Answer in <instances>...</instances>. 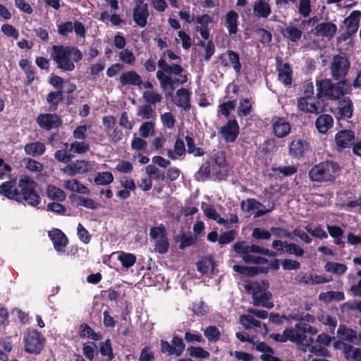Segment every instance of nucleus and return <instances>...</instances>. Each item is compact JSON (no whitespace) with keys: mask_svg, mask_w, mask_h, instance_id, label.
Wrapping results in <instances>:
<instances>
[{"mask_svg":"<svg viewBox=\"0 0 361 361\" xmlns=\"http://www.w3.org/2000/svg\"><path fill=\"white\" fill-rule=\"evenodd\" d=\"M16 179L12 178L0 185V195L8 200L21 202L25 201L29 205L35 207L40 203L41 199L36 191L37 183L30 176L21 178L18 182L19 190L16 185Z\"/></svg>","mask_w":361,"mask_h":361,"instance_id":"1","label":"nucleus"},{"mask_svg":"<svg viewBox=\"0 0 361 361\" xmlns=\"http://www.w3.org/2000/svg\"><path fill=\"white\" fill-rule=\"evenodd\" d=\"M233 249L235 254L242 258L243 261L248 264H265L269 260L261 256H255L252 254H260L265 256L274 257L277 253L269 249L260 247L257 245H249L245 240H239L233 245Z\"/></svg>","mask_w":361,"mask_h":361,"instance_id":"2","label":"nucleus"},{"mask_svg":"<svg viewBox=\"0 0 361 361\" xmlns=\"http://www.w3.org/2000/svg\"><path fill=\"white\" fill-rule=\"evenodd\" d=\"M51 56L56 62L57 68L64 71H72L78 63L82 59V53L73 46L54 45L51 49Z\"/></svg>","mask_w":361,"mask_h":361,"instance_id":"3","label":"nucleus"},{"mask_svg":"<svg viewBox=\"0 0 361 361\" xmlns=\"http://www.w3.org/2000/svg\"><path fill=\"white\" fill-rule=\"evenodd\" d=\"M341 167L332 160H326L314 165L308 171V177L312 182L333 183L339 175Z\"/></svg>","mask_w":361,"mask_h":361,"instance_id":"4","label":"nucleus"},{"mask_svg":"<svg viewBox=\"0 0 361 361\" xmlns=\"http://www.w3.org/2000/svg\"><path fill=\"white\" fill-rule=\"evenodd\" d=\"M334 83L331 79H324L317 82L318 95L325 97L331 100L340 99L348 92L349 83L347 80H337Z\"/></svg>","mask_w":361,"mask_h":361,"instance_id":"5","label":"nucleus"},{"mask_svg":"<svg viewBox=\"0 0 361 361\" xmlns=\"http://www.w3.org/2000/svg\"><path fill=\"white\" fill-rule=\"evenodd\" d=\"M23 342L26 353L39 355L45 346L46 338L36 329H27L23 333Z\"/></svg>","mask_w":361,"mask_h":361,"instance_id":"6","label":"nucleus"},{"mask_svg":"<svg viewBox=\"0 0 361 361\" xmlns=\"http://www.w3.org/2000/svg\"><path fill=\"white\" fill-rule=\"evenodd\" d=\"M311 152V147L307 138L304 135L291 136L288 143V155L296 159H303Z\"/></svg>","mask_w":361,"mask_h":361,"instance_id":"7","label":"nucleus"},{"mask_svg":"<svg viewBox=\"0 0 361 361\" xmlns=\"http://www.w3.org/2000/svg\"><path fill=\"white\" fill-rule=\"evenodd\" d=\"M350 63L344 52H340L333 56L329 68L332 78L335 80H345Z\"/></svg>","mask_w":361,"mask_h":361,"instance_id":"8","label":"nucleus"},{"mask_svg":"<svg viewBox=\"0 0 361 361\" xmlns=\"http://www.w3.org/2000/svg\"><path fill=\"white\" fill-rule=\"evenodd\" d=\"M149 236L156 240L155 251L160 254H165L169 251V243L167 231L164 225L152 227L149 230Z\"/></svg>","mask_w":361,"mask_h":361,"instance_id":"9","label":"nucleus"},{"mask_svg":"<svg viewBox=\"0 0 361 361\" xmlns=\"http://www.w3.org/2000/svg\"><path fill=\"white\" fill-rule=\"evenodd\" d=\"M185 345L182 338L174 335L171 340V343L164 340L160 341V350L162 353H166L168 355H175L179 357L185 350Z\"/></svg>","mask_w":361,"mask_h":361,"instance_id":"10","label":"nucleus"},{"mask_svg":"<svg viewBox=\"0 0 361 361\" xmlns=\"http://www.w3.org/2000/svg\"><path fill=\"white\" fill-rule=\"evenodd\" d=\"M36 121L46 130L58 128L63 123L61 116L56 114H41L37 117Z\"/></svg>","mask_w":361,"mask_h":361,"instance_id":"11","label":"nucleus"},{"mask_svg":"<svg viewBox=\"0 0 361 361\" xmlns=\"http://www.w3.org/2000/svg\"><path fill=\"white\" fill-rule=\"evenodd\" d=\"M149 16L148 4H144L142 0H139L133 10V18L135 23L140 27H145L147 25Z\"/></svg>","mask_w":361,"mask_h":361,"instance_id":"12","label":"nucleus"},{"mask_svg":"<svg viewBox=\"0 0 361 361\" xmlns=\"http://www.w3.org/2000/svg\"><path fill=\"white\" fill-rule=\"evenodd\" d=\"M295 328L297 336H300V339L296 341V343L310 345L314 341L311 337L307 338L305 334H309L312 336L317 334V329L315 327L306 323L300 322L295 325Z\"/></svg>","mask_w":361,"mask_h":361,"instance_id":"13","label":"nucleus"},{"mask_svg":"<svg viewBox=\"0 0 361 361\" xmlns=\"http://www.w3.org/2000/svg\"><path fill=\"white\" fill-rule=\"evenodd\" d=\"M219 60L223 66L228 67L231 66L237 74L240 73L242 65L238 52L233 50H227L225 53L219 55Z\"/></svg>","mask_w":361,"mask_h":361,"instance_id":"14","label":"nucleus"},{"mask_svg":"<svg viewBox=\"0 0 361 361\" xmlns=\"http://www.w3.org/2000/svg\"><path fill=\"white\" fill-rule=\"evenodd\" d=\"M219 133L226 142H233L239 134V125L235 119L228 120L221 128Z\"/></svg>","mask_w":361,"mask_h":361,"instance_id":"15","label":"nucleus"},{"mask_svg":"<svg viewBox=\"0 0 361 361\" xmlns=\"http://www.w3.org/2000/svg\"><path fill=\"white\" fill-rule=\"evenodd\" d=\"M271 126L274 134L278 138L286 137L291 131V125L283 117L274 116Z\"/></svg>","mask_w":361,"mask_h":361,"instance_id":"16","label":"nucleus"},{"mask_svg":"<svg viewBox=\"0 0 361 361\" xmlns=\"http://www.w3.org/2000/svg\"><path fill=\"white\" fill-rule=\"evenodd\" d=\"M48 236L51 239L54 247L57 252H64L68 243V239L65 233L59 228H54L49 231Z\"/></svg>","mask_w":361,"mask_h":361,"instance_id":"17","label":"nucleus"},{"mask_svg":"<svg viewBox=\"0 0 361 361\" xmlns=\"http://www.w3.org/2000/svg\"><path fill=\"white\" fill-rule=\"evenodd\" d=\"M355 133L352 130H341L335 135V142L338 151L348 148L353 145Z\"/></svg>","mask_w":361,"mask_h":361,"instance_id":"18","label":"nucleus"},{"mask_svg":"<svg viewBox=\"0 0 361 361\" xmlns=\"http://www.w3.org/2000/svg\"><path fill=\"white\" fill-rule=\"evenodd\" d=\"M360 18L361 11L355 10L352 11L350 16L344 19L343 23L346 27V34L348 37L354 35L357 32Z\"/></svg>","mask_w":361,"mask_h":361,"instance_id":"19","label":"nucleus"},{"mask_svg":"<svg viewBox=\"0 0 361 361\" xmlns=\"http://www.w3.org/2000/svg\"><path fill=\"white\" fill-rule=\"evenodd\" d=\"M191 92L186 88H180L176 91V98L173 100L174 104L185 111H189L190 104Z\"/></svg>","mask_w":361,"mask_h":361,"instance_id":"20","label":"nucleus"},{"mask_svg":"<svg viewBox=\"0 0 361 361\" xmlns=\"http://www.w3.org/2000/svg\"><path fill=\"white\" fill-rule=\"evenodd\" d=\"M119 81L123 86L134 85L141 88L142 80L141 76L135 71L123 73L119 78Z\"/></svg>","mask_w":361,"mask_h":361,"instance_id":"21","label":"nucleus"},{"mask_svg":"<svg viewBox=\"0 0 361 361\" xmlns=\"http://www.w3.org/2000/svg\"><path fill=\"white\" fill-rule=\"evenodd\" d=\"M278 79L286 87L290 86L293 82V71L288 63H281L278 66Z\"/></svg>","mask_w":361,"mask_h":361,"instance_id":"22","label":"nucleus"},{"mask_svg":"<svg viewBox=\"0 0 361 361\" xmlns=\"http://www.w3.org/2000/svg\"><path fill=\"white\" fill-rule=\"evenodd\" d=\"M269 337L274 341L279 343H285L287 341L296 343L300 339V336H297L295 331L293 328H287L283 331V334H271Z\"/></svg>","mask_w":361,"mask_h":361,"instance_id":"23","label":"nucleus"},{"mask_svg":"<svg viewBox=\"0 0 361 361\" xmlns=\"http://www.w3.org/2000/svg\"><path fill=\"white\" fill-rule=\"evenodd\" d=\"M279 31L283 37L293 42H298L302 35V32L293 24L281 27Z\"/></svg>","mask_w":361,"mask_h":361,"instance_id":"24","label":"nucleus"},{"mask_svg":"<svg viewBox=\"0 0 361 361\" xmlns=\"http://www.w3.org/2000/svg\"><path fill=\"white\" fill-rule=\"evenodd\" d=\"M121 185L123 188L117 192L116 195L121 200H126L130 196V192L135 191L136 184L133 178H126L121 180Z\"/></svg>","mask_w":361,"mask_h":361,"instance_id":"25","label":"nucleus"},{"mask_svg":"<svg viewBox=\"0 0 361 361\" xmlns=\"http://www.w3.org/2000/svg\"><path fill=\"white\" fill-rule=\"evenodd\" d=\"M338 118H350L353 116V104L349 97H344L339 101L338 106Z\"/></svg>","mask_w":361,"mask_h":361,"instance_id":"26","label":"nucleus"},{"mask_svg":"<svg viewBox=\"0 0 361 361\" xmlns=\"http://www.w3.org/2000/svg\"><path fill=\"white\" fill-rule=\"evenodd\" d=\"M253 13L256 17L267 18L271 13V8L265 0H257L253 6Z\"/></svg>","mask_w":361,"mask_h":361,"instance_id":"27","label":"nucleus"},{"mask_svg":"<svg viewBox=\"0 0 361 361\" xmlns=\"http://www.w3.org/2000/svg\"><path fill=\"white\" fill-rule=\"evenodd\" d=\"M317 35L325 37H333L337 32L336 25L331 22L321 23L315 27Z\"/></svg>","mask_w":361,"mask_h":361,"instance_id":"28","label":"nucleus"},{"mask_svg":"<svg viewBox=\"0 0 361 361\" xmlns=\"http://www.w3.org/2000/svg\"><path fill=\"white\" fill-rule=\"evenodd\" d=\"M334 119L331 115L322 114L315 121V126L322 134H325L333 126Z\"/></svg>","mask_w":361,"mask_h":361,"instance_id":"29","label":"nucleus"},{"mask_svg":"<svg viewBox=\"0 0 361 361\" xmlns=\"http://www.w3.org/2000/svg\"><path fill=\"white\" fill-rule=\"evenodd\" d=\"M19 66L26 75V85H31L36 78L35 68L28 59H21L19 61Z\"/></svg>","mask_w":361,"mask_h":361,"instance_id":"30","label":"nucleus"},{"mask_svg":"<svg viewBox=\"0 0 361 361\" xmlns=\"http://www.w3.org/2000/svg\"><path fill=\"white\" fill-rule=\"evenodd\" d=\"M157 78L159 81L160 86L164 90L169 89L171 92L175 90V85L180 84L177 82L178 78H172L170 75L164 73L163 71H157L156 73Z\"/></svg>","mask_w":361,"mask_h":361,"instance_id":"31","label":"nucleus"},{"mask_svg":"<svg viewBox=\"0 0 361 361\" xmlns=\"http://www.w3.org/2000/svg\"><path fill=\"white\" fill-rule=\"evenodd\" d=\"M238 14L233 10L228 11L226 15V27L230 35H235L238 32Z\"/></svg>","mask_w":361,"mask_h":361,"instance_id":"32","label":"nucleus"},{"mask_svg":"<svg viewBox=\"0 0 361 361\" xmlns=\"http://www.w3.org/2000/svg\"><path fill=\"white\" fill-rule=\"evenodd\" d=\"M24 150L27 155L39 157L45 152L46 147L44 143L37 141L26 144Z\"/></svg>","mask_w":361,"mask_h":361,"instance_id":"33","label":"nucleus"},{"mask_svg":"<svg viewBox=\"0 0 361 361\" xmlns=\"http://www.w3.org/2000/svg\"><path fill=\"white\" fill-rule=\"evenodd\" d=\"M343 353L344 357L348 360L361 361V349L353 348L348 343H343Z\"/></svg>","mask_w":361,"mask_h":361,"instance_id":"34","label":"nucleus"},{"mask_svg":"<svg viewBox=\"0 0 361 361\" xmlns=\"http://www.w3.org/2000/svg\"><path fill=\"white\" fill-rule=\"evenodd\" d=\"M47 102L50 104L49 111H55L58 109L59 102L63 100L62 90L50 92L47 96Z\"/></svg>","mask_w":361,"mask_h":361,"instance_id":"35","label":"nucleus"},{"mask_svg":"<svg viewBox=\"0 0 361 361\" xmlns=\"http://www.w3.org/2000/svg\"><path fill=\"white\" fill-rule=\"evenodd\" d=\"M65 188L71 191L80 194L88 195L90 190L79 180L76 179L68 180L65 183Z\"/></svg>","mask_w":361,"mask_h":361,"instance_id":"36","label":"nucleus"},{"mask_svg":"<svg viewBox=\"0 0 361 361\" xmlns=\"http://www.w3.org/2000/svg\"><path fill=\"white\" fill-rule=\"evenodd\" d=\"M345 298L343 292L330 290L326 293H322L319 295L321 301L329 303L332 301H341Z\"/></svg>","mask_w":361,"mask_h":361,"instance_id":"37","label":"nucleus"},{"mask_svg":"<svg viewBox=\"0 0 361 361\" xmlns=\"http://www.w3.org/2000/svg\"><path fill=\"white\" fill-rule=\"evenodd\" d=\"M211 171V164L209 161H207L201 165L199 170L195 173V179L198 182H204L210 178Z\"/></svg>","mask_w":361,"mask_h":361,"instance_id":"38","label":"nucleus"},{"mask_svg":"<svg viewBox=\"0 0 361 361\" xmlns=\"http://www.w3.org/2000/svg\"><path fill=\"white\" fill-rule=\"evenodd\" d=\"M338 336L342 339L348 342H354L357 337V331L353 329L348 328L344 325H340L337 330Z\"/></svg>","mask_w":361,"mask_h":361,"instance_id":"39","label":"nucleus"},{"mask_svg":"<svg viewBox=\"0 0 361 361\" xmlns=\"http://www.w3.org/2000/svg\"><path fill=\"white\" fill-rule=\"evenodd\" d=\"M114 179V176L110 171L98 172L94 178V183L97 185H108Z\"/></svg>","mask_w":361,"mask_h":361,"instance_id":"40","label":"nucleus"},{"mask_svg":"<svg viewBox=\"0 0 361 361\" xmlns=\"http://www.w3.org/2000/svg\"><path fill=\"white\" fill-rule=\"evenodd\" d=\"M118 259L121 263L123 267L128 269L135 264L136 256L132 253L120 252L118 255Z\"/></svg>","mask_w":361,"mask_h":361,"instance_id":"41","label":"nucleus"},{"mask_svg":"<svg viewBox=\"0 0 361 361\" xmlns=\"http://www.w3.org/2000/svg\"><path fill=\"white\" fill-rule=\"evenodd\" d=\"M325 270L337 275H342L347 271V266L345 264L328 262L324 266Z\"/></svg>","mask_w":361,"mask_h":361,"instance_id":"42","label":"nucleus"},{"mask_svg":"<svg viewBox=\"0 0 361 361\" xmlns=\"http://www.w3.org/2000/svg\"><path fill=\"white\" fill-rule=\"evenodd\" d=\"M48 197L53 200L62 202L66 200V195L63 190L55 185H49L47 187Z\"/></svg>","mask_w":361,"mask_h":361,"instance_id":"43","label":"nucleus"},{"mask_svg":"<svg viewBox=\"0 0 361 361\" xmlns=\"http://www.w3.org/2000/svg\"><path fill=\"white\" fill-rule=\"evenodd\" d=\"M305 229L308 233L314 238L322 240L326 239L328 237L327 233L323 229L321 224H317L314 228H312L311 224H307L305 226Z\"/></svg>","mask_w":361,"mask_h":361,"instance_id":"44","label":"nucleus"},{"mask_svg":"<svg viewBox=\"0 0 361 361\" xmlns=\"http://www.w3.org/2000/svg\"><path fill=\"white\" fill-rule=\"evenodd\" d=\"M271 298V293L264 291L257 296L256 298H252L253 304L257 306H262L267 308H272L274 304L269 302V300Z\"/></svg>","mask_w":361,"mask_h":361,"instance_id":"45","label":"nucleus"},{"mask_svg":"<svg viewBox=\"0 0 361 361\" xmlns=\"http://www.w3.org/2000/svg\"><path fill=\"white\" fill-rule=\"evenodd\" d=\"M188 355L195 358L207 359L209 357V353L200 346H190L187 349Z\"/></svg>","mask_w":361,"mask_h":361,"instance_id":"46","label":"nucleus"},{"mask_svg":"<svg viewBox=\"0 0 361 361\" xmlns=\"http://www.w3.org/2000/svg\"><path fill=\"white\" fill-rule=\"evenodd\" d=\"M204 335L211 343H215L220 339L221 332L216 326H209L204 330Z\"/></svg>","mask_w":361,"mask_h":361,"instance_id":"47","label":"nucleus"},{"mask_svg":"<svg viewBox=\"0 0 361 361\" xmlns=\"http://www.w3.org/2000/svg\"><path fill=\"white\" fill-rule=\"evenodd\" d=\"M146 173L152 180H161L163 181L166 180L165 173L160 171L153 164H149L146 166Z\"/></svg>","mask_w":361,"mask_h":361,"instance_id":"48","label":"nucleus"},{"mask_svg":"<svg viewBox=\"0 0 361 361\" xmlns=\"http://www.w3.org/2000/svg\"><path fill=\"white\" fill-rule=\"evenodd\" d=\"M252 110V105L247 98H243L240 100V105L237 110V114L240 117L248 116Z\"/></svg>","mask_w":361,"mask_h":361,"instance_id":"49","label":"nucleus"},{"mask_svg":"<svg viewBox=\"0 0 361 361\" xmlns=\"http://www.w3.org/2000/svg\"><path fill=\"white\" fill-rule=\"evenodd\" d=\"M185 140L188 147V152L189 154H192L195 157H202L204 154V151L202 148L195 147V140L192 137L186 135L185 137Z\"/></svg>","mask_w":361,"mask_h":361,"instance_id":"50","label":"nucleus"},{"mask_svg":"<svg viewBox=\"0 0 361 361\" xmlns=\"http://www.w3.org/2000/svg\"><path fill=\"white\" fill-rule=\"evenodd\" d=\"M99 353L102 355L107 357V361H111L114 358L110 339L100 343Z\"/></svg>","mask_w":361,"mask_h":361,"instance_id":"51","label":"nucleus"},{"mask_svg":"<svg viewBox=\"0 0 361 361\" xmlns=\"http://www.w3.org/2000/svg\"><path fill=\"white\" fill-rule=\"evenodd\" d=\"M233 270L238 274L244 275L247 277H254L257 275L256 267H247L243 265H234Z\"/></svg>","mask_w":361,"mask_h":361,"instance_id":"52","label":"nucleus"},{"mask_svg":"<svg viewBox=\"0 0 361 361\" xmlns=\"http://www.w3.org/2000/svg\"><path fill=\"white\" fill-rule=\"evenodd\" d=\"M246 201L247 203V207L245 208V202L244 200L240 202V207L242 210L247 212H251L259 208H264V205L255 198H248Z\"/></svg>","mask_w":361,"mask_h":361,"instance_id":"53","label":"nucleus"},{"mask_svg":"<svg viewBox=\"0 0 361 361\" xmlns=\"http://www.w3.org/2000/svg\"><path fill=\"white\" fill-rule=\"evenodd\" d=\"M237 231L235 230H230L223 232L219 238V245L223 247L225 245L229 244L235 240Z\"/></svg>","mask_w":361,"mask_h":361,"instance_id":"54","label":"nucleus"},{"mask_svg":"<svg viewBox=\"0 0 361 361\" xmlns=\"http://www.w3.org/2000/svg\"><path fill=\"white\" fill-rule=\"evenodd\" d=\"M142 98L148 104H156L161 102L162 96L154 91H145L143 92Z\"/></svg>","mask_w":361,"mask_h":361,"instance_id":"55","label":"nucleus"},{"mask_svg":"<svg viewBox=\"0 0 361 361\" xmlns=\"http://www.w3.org/2000/svg\"><path fill=\"white\" fill-rule=\"evenodd\" d=\"M212 160L215 164L216 166L219 168L228 167L226 152L224 151H219L214 154Z\"/></svg>","mask_w":361,"mask_h":361,"instance_id":"56","label":"nucleus"},{"mask_svg":"<svg viewBox=\"0 0 361 361\" xmlns=\"http://www.w3.org/2000/svg\"><path fill=\"white\" fill-rule=\"evenodd\" d=\"M271 170L275 173L279 172L282 174L283 177H287L295 174L298 171V168L294 165H291L282 167H273Z\"/></svg>","mask_w":361,"mask_h":361,"instance_id":"57","label":"nucleus"},{"mask_svg":"<svg viewBox=\"0 0 361 361\" xmlns=\"http://www.w3.org/2000/svg\"><path fill=\"white\" fill-rule=\"evenodd\" d=\"M298 13L304 18L310 16L311 10V0H299Z\"/></svg>","mask_w":361,"mask_h":361,"instance_id":"58","label":"nucleus"},{"mask_svg":"<svg viewBox=\"0 0 361 361\" xmlns=\"http://www.w3.org/2000/svg\"><path fill=\"white\" fill-rule=\"evenodd\" d=\"M140 135L144 137L147 138L150 135H152L154 132V124L152 122L147 121L143 123L139 129Z\"/></svg>","mask_w":361,"mask_h":361,"instance_id":"59","label":"nucleus"},{"mask_svg":"<svg viewBox=\"0 0 361 361\" xmlns=\"http://www.w3.org/2000/svg\"><path fill=\"white\" fill-rule=\"evenodd\" d=\"M89 144L85 142H74L71 143L70 146V151L76 154H83L89 151Z\"/></svg>","mask_w":361,"mask_h":361,"instance_id":"60","label":"nucleus"},{"mask_svg":"<svg viewBox=\"0 0 361 361\" xmlns=\"http://www.w3.org/2000/svg\"><path fill=\"white\" fill-rule=\"evenodd\" d=\"M78 205L82 206L88 209H96L99 207V204L95 202L92 199L85 197L82 196H77Z\"/></svg>","mask_w":361,"mask_h":361,"instance_id":"61","label":"nucleus"},{"mask_svg":"<svg viewBox=\"0 0 361 361\" xmlns=\"http://www.w3.org/2000/svg\"><path fill=\"white\" fill-rule=\"evenodd\" d=\"M252 238L256 240H269L271 236V231L264 228H255L252 233Z\"/></svg>","mask_w":361,"mask_h":361,"instance_id":"62","label":"nucleus"},{"mask_svg":"<svg viewBox=\"0 0 361 361\" xmlns=\"http://www.w3.org/2000/svg\"><path fill=\"white\" fill-rule=\"evenodd\" d=\"M219 108L223 116L228 117L231 111H233L235 108V102L234 100L225 102L219 104Z\"/></svg>","mask_w":361,"mask_h":361,"instance_id":"63","label":"nucleus"},{"mask_svg":"<svg viewBox=\"0 0 361 361\" xmlns=\"http://www.w3.org/2000/svg\"><path fill=\"white\" fill-rule=\"evenodd\" d=\"M154 353L149 346L144 347L140 353L138 361H154Z\"/></svg>","mask_w":361,"mask_h":361,"instance_id":"64","label":"nucleus"}]
</instances>
